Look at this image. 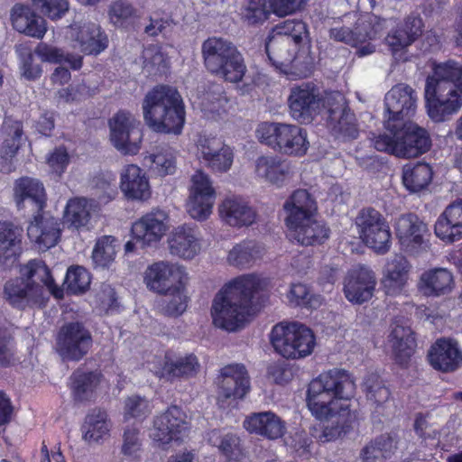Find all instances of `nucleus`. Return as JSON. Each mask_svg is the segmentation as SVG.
Masks as SVG:
<instances>
[{
	"instance_id": "nucleus-27",
	"label": "nucleus",
	"mask_w": 462,
	"mask_h": 462,
	"mask_svg": "<svg viewBox=\"0 0 462 462\" xmlns=\"http://www.w3.org/2000/svg\"><path fill=\"white\" fill-rule=\"evenodd\" d=\"M13 28L20 33L42 39L47 32L46 21L31 6L17 3L10 10Z\"/></svg>"
},
{
	"instance_id": "nucleus-64",
	"label": "nucleus",
	"mask_w": 462,
	"mask_h": 462,
	"mask_svg": "<svg viewBox=\"0 0 462 462\" xmlns=\"http://www.w3.org/2000/svg\"><path fill=\"white\" fill-rule=\"evenodd\" d=\"M32 5L51 20L63 17L69 11L68 0H31Z\"/></svg>"
},
{
	"instance_id": "nucleus-9",
	"label": "nucleus",
	"mask_w": 462,
	"mask_h": 462,
	"mask_svg": "<svg viewBox=\"0 0 462 462\" xmlns=\"http://www.w3.org/2000/svg\"><path fill=\"white\" fill-rule=\"evenodd\" d=\"M93 345L91 332L79 321L65 323L56 337L55 349L63 361L79 362Z\"/></svg>"
},
{
	"instance_id": "nucleus-13",
	"label": "nucleus",
	"mask_w": 462,
	"mask_h": 462,
	"mask_svg": "<svg viewBox=\"0 0 462 462\" xmlns=\"http://www.w3.org/2000/svg\"><path fill=\"white\" fill-rule=\"evenodd\" d=\"M217 402L225 407L227 400L243 399L250 390V381L247 371L243 365L232 364L224 366L217 377Z\"/></svg>"
},
{
	"instance_id": "nucleus-30",
	"label": "nucleus",
	"mask_w": 462,
	"mask_h": 462,
	"mask_svg": "<svg viewBox=\"0 0 462 462\" xmlns=\"http://www.w3.org/2000/svg\"><path fill=\"white\" fill-rule=\"evenodd\" d=\"M290 236L301 245H321L329 237L330 230L323 221L313 216L286 225Z\"/></svg>"
},
{
	"instance_id": "nucleus-20",
	"label": "nucleus",
	"mask_w": 462,
	"mask_h": 462,
	"mask_svg": "<svg viewBox=\"0 0 462 462\" xmlns=\"http://www.w3.org/2000/svg\"><path fill=\"white\" fill-rule=\"evenodd\" d=\"M418 96L416 91L407 84L393 86L384 97V106L388 120L396 124L415 114Z\"/></svg>"
},
{
	"instance_id": "nucleus-49",
	"label": "nucleus",
	"mask_w": 462,
	"mask_h": 462,
	"mask_svg": "<svg viewBox=\"0 0 462 462\" xmlns=\"http://www.w3.org/2000/svg\"><path fill=\"white\" fill-rule=\"evenodd\" d=\"M396 447L388 435H381L366 444L360 451L363 462H377L391 457Z\"/></svg>"
},
{
	"instance_id": "nucleus-57",
	"label": "nucleus",
	"mask_w": 462,
	"mask_h": 462,
	"mask_svg": "<svg viewBox=\"0 0 462 462\" xmlns=\"http://www.w3.org/2000/svg\"><path fill=\"white\" fill-rule=\"evenodd\" d=\"M364 388L367 401L377 407L390 398V391L377 374H370L365 378Z\"/></svg>"
},
{
	"instance_id": "nucleus-55",
	"label": "nucleus",
	"mask_w": 462,
	"mask_h": 462,
	"mask_svg": "<svg viewBox=\"0 0 462 462\" xmlns=\"http://www.w3.org/2000/svg\"><path fill=\"white\" fill-rule=\"evenodd\" d=\"M207 437L208 442L228 458H236L240 453L239 439L234 434L222 435L219 430H213Z\"/></svg>"
},
{
	"instance_id": "nucleus-29",
	"label": "nucleus",
	"mask_w": 462,
	"mask_h": 462,
	"mask_svg": "<svg viewBox=\"0 0 462 462\" xmlns=\"http://www.w3.org/2000/svg\"><path fill=\"white\" fill-rule=\"evenodd\" d=\"M23 229L11 221H0V265L11 268L22 252Z\"/></svg>"
},
{
	"instance_id": "nucleus-54",
	"label": "nucleus",
	"mask_w": 462,
	"mask_h": 462,
	"mask_svg": "<svg viewBox=\"0 0 462 462\" xmlns=\"http://www.w3.org/2000/svg\"><path fill=\"white\" fill-rule=\"evenodd\" d=\"M117 240L112 236L100 237L94 247L92 260L97 266L105 268L114 262L116 254Z\"/></svg>"
},
{
	"instance_id": "nucleus-4",
	"label": "nucleus",
	"mask_w": 462,
	"mask_h": 462,
	"mask_svg": "<svg viewBox=\"0 0 462 462\" xmlns=\"http://www.w3.org/2000/svg\"><path fill=\"white\" fill-rule=\"evenodd\" d=\"M356 383L345 370L334 369L312 380L307 391V404L318 420H328L338 413L337 400H349Z\"/></svg>"
},
{
	"instance_id": "nucleus-58",
	"label": "nucleus",
	"mask_w": 462,
	"mask_h": 462,
	"mask_svg": "<svg viewBox=\"0 0 462 462\" xmlns=\"http://www.w3.org/2000/svg\"><path fill=\"white\" fill-rule=\"evenodd\" d=\"M273 36L290 38L291 43L300 44L307 36L306 24L301 20H286L275 25Z\"/></svg>"
},
{
	"instance_id": "nucleus-62",
	"label": "nucleus",
	"mask_w": 462,
	"mask_h": 462,
	"mask_svg": "<svg viewBox=\"0 0 462 462\" xmlns=\"http://www.w3.org/2000/svg\"><path fill=\"white\" fill-rule=\"evenodd\" d=\"M143 439L140 429L126 426L122 434L121 453L128 457H134L142 449Z\"/></svg>"
},
{
	"instance_id": "nucleus-1",
	"label": "nucleus",
	"mask_w": 462,
	"mask_h": 462,
	"mask_svg": "<svg viewBox=\"0 0 462 462\" xmlns=\"http://www.w3.org/2000/svg\"><path fill=\"white\" fill-rule=\"evenodd\" d=\"M263 281L255 274H245L226 283L215 296L211 307L213 323L227 331L242 328L254 313L253 300Z\"/></svg>"
},
{
	"instance_id": "nucleus-19",
	"label": "nucleus",
	"mask_w": 462,
	"mask_h": 462,
	"mask_svg": "<svg viewBox=\"0 0 462 462\" xmlns=\"http://www.w3.org/2000/svg\"><path fill=\"white\" fill-rule=\"evenodd\" d=\"M198 150L207 168L214 173H226L232 168L235 153L231 146L215 136H202Z\"/></svg>"
},
{
	"instance_id": "nucleus-21",
	"label": "nucleus",
	"mask_w": 462,
	"mask_h": 462,
	"mask_svg": "<svg viewBox=\"0 0 462 462\" xmlns=\"http://www.w3.org/2000/svg\"><path fill=\"white\" fill-rule=\"evenodd\" d=\"M145 280L152 290L161 294H167L178 284H186L188 277L182 267L159 262L148 268Z\"/></svg>"
},
{
	"instance_id": "nucleus-7",
	"label": "nucleus",
	"mask_w": 462,
	"mask_h": 462,
	"mask_svg": "<svg viewBox=\"0 0 462 462\" xmlns=\"http://www.w3.org/2000/svg\"><path fill=\"white\" fill-rule=\"evenodd\" d=\"M323 106L326 110V124L332 135L342 141H352L358 137L357 119L340 92L326 95Z\"/></svg>"
},
{
	"instance_id": "nucleus-60",
	"label": "nucleus",
	"mask_w": 462,
	"mask_h": 462,
	"mask_svg": "<svg viewBox=\"0 0 462 462\" xmlns=\"http://www.w3.org/2000/svg\"><path fill=\"white\" fill-rule=\"evenodd\" d=\"M90 284V275L88 272L81 267H69L64 281L66 290L72 294L85 292Z\"/></svg>"
},
{
	"instance_id": "nucleus-40",
	"label": "nucleus",
	"mask_w": 462,
	"mask_h": 462,
	"mask_svg": "<svg viewBox=\"0 0 462 462\" xmlns=\"http://www.w3.org/2000/svg\"><path fill=\"white\" fill-rule=\"evenodd\" d=\"M422 20L416 15H409L402 26L389 33L385 41L393 55L411 45L422 32Z\"/></svg>"
},
{
	"instance_id": "nucleus-38",
	"label": "nucleus",
	"mask_w": 462,
	"mask_h": 462,
	"mask_svg": "<svg viewBox=\"0 0 462 462\" xmlns=\"http://www.w3.org/2000/svg\"><path fill=\"white\" fill-rule=\"evenodd\" d=\"M237 51L229 41L218 37H210L204 41L201 53L207 69L212 73L220 69L221 64Z\"/></svg>"
},
{
	"instance_id": "nucleus-46",
	"label": "nucleus",
	"mask_w": 462,
	"mask_h": 462,
	"mask_svg": "<svg viewBox=\"0 0 462 462\" xmlns=\"http://www.w3.org/2000/svg\"><path fill=\"white\" fill-rule=\"evenodd\" d=\"M101 374L78 368L70 375V388L76 402H86L92 398L100 383Z\"/></svg>"
},
{
	"instance_id": "nucleus-31",
	"label": "nucleus",
	"mask_w": 462,
	"mask_h": 462,
	"mask_svg": "<svg viewBox=\"0 0 462 462\" xmlns=\"http://www.w3.org/2000/svg\"><path fill=\"white\" fill-rule=\"evenodd\" d=\"M434 231L441 240L453 243L462 237V199L448 206L439 217Z\"/></svg>"
},
{
	"instance_id": "nucleus-39",
	"label": "nucleus",
	"mask_w": 462,
	"mask_h": 462,
	"mask_svg": "<svg viewBox=\"0 0 462 462\" xmlns=\"http://www.w3.org/2000/svg\"><path fill=\"white\" fill-rule=\"evenodd\" d=\"M411 264L402 254H395L385 266L382 283L388 295H396L404 288Z\"/></svg>"
},
{
	"instance_id": "nucleus-12",
	"label": "nucleus",
	"mask_w": 462,
	"mask_h": 462,
	"mask_svg": "<svg viewBox=\"0 0 462 462\" xmlns=\"http://www.w3.org/2000/svg\"><path fill=\"white\" fill-rule=\"evenodd\" d=\"M216 190L208 174L198 170L191 176L189 195L188 200V212L197 220H204L212 212L216 200Z\"/></svg>"
},
{
	"instance_id": "nucleus-35",
	"label": "nucleus",
	"mask_w": 462,
	"mask_h": 462,
	"mask_svg": "<svg viewBox=\"0 0 462 462\" xmlns=\"http://www.w3.org/2000/svg\"><path fill=\"white\" fill-rule=\"evenodd\" d=\"M120 189L125 196L132 200H144L151 195L148 179L142 169L134 164L123 169Z\"/></svg>"
},
{
	"instance_id": "nucleus-41",
	"label": "nucleus",
	"mask_w": 462,
	"mask_h": 462,
	"mask_svg": "<svg viewBox=\"0 0 462 462\" xmlns=\"http://www.w3.org/2000/svg\"><path fill=\"white\" fill-rule=\"evenodd\" d=\"M422 20L416 15H409L402 26L389 33L385 41L393 55L411 45L422 32Z\"/></svg>"
},
{
	"instance_id": "nucleus-11",
	"label": "nucleus",
	"mask_w": 462,
	"mask_h": 462,
	"mask_svg": "<svg viewBox=\"0 0 462 462\" xmlns=\"http://www.w3.org/2000/svg\"><path fill=\"white\" fill-rule=\"evenodd\" d=\"M110 140L124 154H136L140 150L143 133L140 123L130 112L120 110L109 119Z\"/></svg>"
},
{
	"instance_id": "nucleus-63",
	"label": "nucleus",
	"mask_w": 462,
	"mask_h": 462,
	"mask_svg": "<svg viewBox=\"0 0 462 462\" xmlns=\"http://www.w3.org/2000/svg\"><path fill=\"white\" fill-rule=\"evenodd\" d=\"M385 127L390 131V134L374 135L372 138L373 144L377 151L396 156L397 138L395 137V130L398 129L399 124L387 119Z\"/></svg>"
},
{
	"instance_id": "nucleus-3",
	"label": "nucleus",
	"mask_w": 462,
	"mask_h": 462,
	"mask_svg": "<svg viewBox=\"0 0 462 462\" xmlns=\"http://www.w3.org/2000/svg\"><path fill=\"white\" fill-rule=\"evenodd\" d=\"M143 118L154 132L180 134L185 123V107L181 96L170 86H157L143 102Z\"/></svg>"
},
{
	"instance_id": "nucleus-53",
	"label": "nucleus",
	"mask_w": 462,
	"mask_h": 462,
	"mask_svg": "<svg viewBox=\"0 0 462 462\" xmlns=\"http://www.w3.org/2000/svg\"><path fill=\"white\" fill-rule=\"evenodd\" d=\"M89 218V206L86 199L76 198L68 201L64 211V221L66 223L79 228L85 226Z\"/></svg>"
},
{
	"instance_id": "nucleus-23",
	"label": "nucleus",
	"mask_w": 462,
	"mask_h": 462,
	"mask_svg": "<svg viewBox=\"0 0 462 462\" xmlns=\"http://www.w3.org/2000/svg\"><path fill=\"white\" fill-rule=\"evenodd\" d=\"M428 358L435 370L452 373L462 366V349L457 340L441 337L430 346Z\"/></svg>"
},
{
	"instance_id": "nucleus-10",
	"label": "nucleus",
	"mask_w": 462,
	"mask_h": 462,
	"mask_svg": "<svg viewBox=\"0 0 462 462\" xmlns=\"http://www.w3.org/2000/svg\"><path fill=\"white\" fill-rule=\"evenodd\" d=\"M297 45L291 43L290 38L272 35L265 44V51L269 60L281 71L305 78L310 73V68L296 55Z\"/></svg>"
},
{
	"instance_id": "nucleus-51",
	"label": "nucleus",
	"mask_w": 462,
	"mask_h": 462,
	"mask_svg": "<svg viewBox=\"0 0 462 462\" xmlns=\"http://www.w3.org/2000/svg\"><path fill=\"white\" fill-rule=\"evenodd\" d=\"M21 274L25 280L31 282L33 284H40L42 282L54 294V279L51 274L50 269L47 267L45 263L42 260L33 259L30 261L21 269Z\"/></svg>"
},
{
	"instance_id": "nucleus-43",
	"label": "nucleus",
	"mask_w": 462,
	"mask_h": 462,
	"mask_svg": "<svg viewBox=\"0 0 462 462\" xmlns=\"http://www.w3.org/2000/svg\"><path fill=\"white\" fill-rule=\"evenodd\" d=\"M289 173V164L278 156H261L255 162L256 176L272 185L281 187Z\"/></svg>"
},
{
	"instance_id": "nucleus-5",
	"label": "nucleus",
	"mask_w": 462,
	"mask_h": 462,
	"mask_svg": "<svg viewBox=\"0 0 462 462\" xmlns=\"http://www.w3.org/2000/svg\"><path fill=\"white\" fill-rule=\"evenodd\" d=\"M255 135L261 143L287 155L302 156L310 145L306 131L291 124L263 122L258 125Z\"/></svg>"
},
{
	"instance_id": "nucleus-33",
	"label": "nucleus",
	"mask_w": 462,
	"mask_h": 462,
	"mask_svg": "<svg viewBox=\"0 0 462 462\" xmlns=\"http://www.w3.org/2000/svg\"><path fill=\"white\" fill-rule=\"evenodd\" d=\"M347 18L352 21L351 29L355 46L381 36L388 28V21L370 14H348Z\"/></svg>"
},
{
	"instance_id": "nucleus-25",
	"label": "nucleus",
	"mask_w": 462,
	"mask_h": 462,
	"mask_svg": "<svg viewBox=\"0 0 462 462\" xmlns=\"http://www.w3.org/2000/svg\"><path fill=\"white\" fill-rule=\"evenodd\" d=\"M186 429L184 412L179 407L171 406L154 419L152 437L160 445H166L172 440H178Z\"/></svg>"
},
{
	"instance_id": "nucleus-2",
	"label": "nucleus",
	"mask_w": 462,
	"mask_h": 462,
	"mask_svg": "<svg viewBox=\"0 0 462 462\" xmlns=\"http://www.w3.org/2000/svg\"><path fill=\"white\" fill-rule=\"evenodd\" d=\"M425 100L429 116L442 122L462 106V66L453 60L439 64L425 86Z\"/></svg>"
},
{
	"instance_id": "nucleus-28",
	"label": "nucleus",
	"mask_w": 462,
	"mask_h": 462,
	"mask_svg": "<svg viewBox=\"0 0 462 462\" xmlns=\"http://www.w3.org/2000/svg\"><path fill=\"white\" fill-rule=\"evenodd\" d=\"M221 219L230 226H248L254 223L256 211L241 197H227L218 207Z\"/></svg>"
},
{
	"instance_id": "nucleus-8",
	"label": "nucleus",
	"mask_w": 462,
	"mask_h": 462,
	"mask_svg": "<svg viewBox=\"0 0 462 462\" xmlns=\"http://www.w3.org/2000/svg\"><path fill=\"white\" fill-rule=\"evenodd\" d=\"M356 224L360 238L376 254L390 251L392 234L383 216L373 208H363L357 215Z\"/></svg>"
},
{
	"instance_id": "nucleus-37",
	"label": "nucleus",
	"mask_w": 462,
	"mask_h": 462,
	"mask_svg": "<svg viewBox=\"0 0 462 462\" xmlns=\"http://www.w3.org/2000/svg\"><path fill=\"white\" fill-rule=\"evenodd\" d=\"M14 196L17 207L24 208L30 203L35 211H42L46 206V193L42 182L29 177L20 178L15 181Z\"/></svg>"
},
{
	"instance_id": "nucleus-14",
	"label": "nucleus",
	"mask_w": 462,
	"mask_h": 462,
	"mask_svg": "<svg viewBox=\"0 0 462 462\" xmlns=\"http://www.w3.org/2000/svg\"><path fill=\"white\" fill-rule=\"evenodd\" d=\"M397 138L396 157L416 158L427 152L431 147L428 131L418 125L408 122L395 130Z\"/></svg>"
},
{
	"instance_id": "nucleus-15",
	"label": "nucleus",
	"mask_w": 462,
	"mask_h": 462,
	"mask_svg": "<svg viewBox=\"0 0 462 462\" xmlns=\"http://www.w3.org/2000/svg\"><path fill=\"white\" fill-rule=\"evenodd\" d=\"M42 285L33 284L23 276L16 277L4 284L3 299L12 308L24 310L42 303Z\"/></svg>"
},
{
	"instance_id": "nucleus-56",
	"label": "nucleus",
	"mask_w": 462,
	"mask_h": 462,
	"mask_svg": "<svg viewBox=\"0 0 462 462\" xmlns=\"http://www.w3.org/2000/svg\"><path fill=\"white\" fill-rule=\"evenodd\" d=\"M163 295L165 299L162 301V310L166 315L180 316L185 311L188 303L185 284H178L172 291Z\"/></svg>"
},
{
	"instance_id": "nucleus-44",
	"label": "nucleus",
	"mask_w": 462,
	"mask_h": 462,
	"mask_svg": "<svg viewBox=\"0 0 462 462\" xmlns=\"http://www.w3.org/2000/svg\"><path fill=\"white\" fill-rule=\"evenodd\" d=\"M170 252L184 259H192L199 251L195 232L187 226L175 228L168 239Z\"/></svg>"
},
{
	"instance_id": "nucleus-50",
	"label": "nucleus",
	"mask_w": 462,
	"mask_h": 462,
	"mask_svg": "<svg viewBox=\"0 0 462 462\" xmlns=\"http://www.w3.org/2000/svg\"><path fill=\"white\" fill-rule=\"evenodd\" d=\"M247 68L244 57L237 50L228 60L221 64L220 69L214 70L212 74L222 78L227 82L238 83L243 80Z\"/></svg>"
},
{
	"instance_id": "nucleus-36",
	"label": "nucleus",
	"mask_w": 462,
	"mask_h": 462,
	"mask_svg": "<svg viewBox=\"0 0 462 462\" xmlns=\"http://www.w3.org/2000/svg\"><path fill=\"white\" fill-rule=\"evenodd\" d=\"M389 342L395 362L401 365H406L416 347V340L411 328L409 326L394 322L389 335Z\"/></svg>"
},
{
	"instance_id": "nucleus-52",
	"label": "nucleus",
	"mask_w": 462,
	"mask_h": 462,
	"mask_svg": "<svg viewBox=\"0 0 462 462\" xmlns=\"http://www.w3.org/2000/svg\"><path fill=\"white\" fill-rule=\"evenodd\" d=\"M35 53L43 60L53 63L66 62L70 64L73 69H79L82 66V57L65 53L61 49L40 42Z\"/></svg>"
},
{
	"instance_id": "nucleus-48",
	"label": "nucleus",
	"mask_w": 462,
	"mask_h": 462,
	"mask_svg": "<svg viewBox=\"0 0 462 462\" xmlns=\"http://www.w3.org/2000/svg\"><path fill=\"white\" fill-rule=\"evenodd\" d=\"M111 423L107 414L101 409H93L87 416L82 425L83 439L87 442H97L108 435Z\"/></svg>"
},
{
	"instance_id": "nucleus-59",
	"label": "nucleus",
	"mask_w": 462,
	"mask_h": 462,
	"mask_svg": "<svg viewBox=\"0 0 462 462\" xmlns=\"http://www.w3.org/2000/svg\"><path fill=\"white\" fill-rule=\"evenodd\" d=\"M7 128L9 131L0 147V157L5 161H11L21 147L23 133L20 122L12 123Z\"/></svg>"
},
{
	"instance_id": "nucleus-24",
	"label": "nucleus",
	"mask_w": 462,
	"mask_h": 462,
	"mask_svg": "<svg viewBox=\"0 0 462 462\" xmlns=\"http://www.w3.org/2000/svg\"><path fill=\"white\" fill-rule=\"evenodd\" d=\"M60 222L58 218L36 211L27 227V236L38 249L46 251L56 245L60 236Z\"/></svg>"
},
{
	"instance_id": "nucleus-34",
	"label": "nucleus",
	"mask_w": 462,
	"mask_h": 462,
	"mask_svg": "<svg viewBox=\"0 0 462 462\" xmlns=\"http://www.w3.org/2000/svg\"><path fill=\"white\" fill-rule=\"evenodd\" d=\"M200 369L197 356L193 354L172 359L166 356L156 375L166 381L188 379L195 376Z\"/></svg>"
},
{
	"instance_id": "nucleus-18",
	"label": "nucleus",
	"mask_w": 462,
	"mask_h": 462,
	"mask_svg": "<svg viewBox=\"0 0 462 462\" xmlns=\"http://www.w3.org/2000/svg\"><path fill=\"white\" fill-rule=\"evenodd\" d=\"M68 38L80 51L97 55L108 46V38L100 26L91 22H75L69 26Z\"/></svg>"
},
{
	"instance_id": "nucleus-61",
	"label": "nucleus",
	"mask_w": 462,
	"mask_h": 462,
	"mask_svg": "<svg viewBox=\"0 0 462 462\" xmlns=\"http://www.w3.org/2000/svg\"><path fill=\"white\" fill-rule=\"evenodd\" d=\"M152 412L149 401L140 395L128 396L124 402V419L143 420Z\"/></svg>"
},
{
	"instance_id": "nucleus-22",
	"label": "nucleus",
	"mask_w": 462,
	"mask_h": 462,
	"mask_svg": "<svg viewBox=\"0 0 462 462\" xmlns=\"http://www.w3.org/2000/svg\"><path fill=\"white\" fill-rule=\"evenodd\" d=\"M168 215L160 208H153L132 225L133 237L143 245L159 242L167 231Z\"/></svg>"
},
{
	"instance_id": "nucleus-47",
	"label": "nucleus",
	"mask_w": 462,
	"mask_h": 462,
	"mask_svg": "<svg viewBox=\"0 0 462 462\" xmlns=\"http://www.w3.org/2000/svg\"><path fill=\"white\" fill-rule=\"evenodd\" d=\"M433 178L431 166L425 162L407 164L402 169V182L411 192H420L430 184Z\"/></svg>"
},
{
	"instance_id": "nucleus-26",
	"label": "nucleus",
	"mask_w": 462,
	"mask_h": 462,
	"mask_svg": "<svg viewBox=\"0 0 462 462\" xmlns=\"http://www.w3.org/2000/svg\"><path fill=\"white\" fill-rule=\"evenodd\" d=\"M376 281L374 273L366 267H357L349 271L345 280L346 298L354 303L361 304L372 298Z\"/></svg>"
},
{
	"instance_id": "nucleus-6",
	"label": "nucleus",
	"mask_w": 462,
	"mask_h": 462,
	"mask_svg": "<svg viewBox=\"0 0 462 462\" xmlns=\"http://www.w3.org/2000/svg\"><path fill=\"white\" fill-rule=\"evenodd\" d=\"M271 343L275 351L287 359L310 356L316 344L311 329L299 323L275 325L271 333Z\"/></svg>"
},
{
	"instance_id": "nucleus-17",
	"label": "nucleus",
	"mask_w": 462,
	"mask_h": 462,
	"mask_svg": "<svg viewBox=\"0 0 462 462\" xmlns=\"http://www.w3.org/2000/svg\"><path fill=\"white\" fill-rule=\"evenodd\" d=\"M394 230L405 252L415 254L427 247L424 236L429 231L428 226L417 215L413 213L401 215L395 221Z\"/></svg>"
},
{
	"instance_id": "nucleus-45",
	"label": "nucleus",
	"mask_w": 462,
	"mask_h": 462,
	"mask_svg": "<svg viewBox=\"0 0 462 462\" xmlns=\"http://www.w3.org/2000/svg\"><path fill=\"white\" fill-rule=\"evenodd\" d=\"M454 286L452 273L446 268H436L423 273L420 288L427 296H441L451 291Z\"/></svg>"
},
{
	"instance_id": "nucleus-32",
	"label": "nucleus",
	"mask_w": 462,
	"mask_h": 462,
	"mask_svg": "<svg viewBox=\"0 0 462 462\" xmlns=\"http://www.w3.org/2000/svg\"><path fill=\"white\" fill-rule=\"evenodd\" d=\"M245 429L269 439L282 438L285 431V422L273 411L254 412L244 420Z\"/></svg>"
},
{
	"instance_id": "nucleus-42",
	"label": "nucleus",
	"mask_w": 462,
	"mask_h": 462,
	"mask_svg": "<svg viewBox=\"0 0 462 462\" xmlns=\"http://www.w3.org/2000/svg\"><path fill=\"white\" fill-rule=\"evenodd\" d=\"M283 208L287 213V225L313 216L317 210V202L307 189H297L286 200Z\"/></svg>"
},
{
	"instance_id": "nucleus-16",
	"label": "nucleus",
	"mask_w": 462,
	"mask_h": 462,
	"mask_svg": "<svg viewBox=\"0 0 462 462\" xmlns=\"http://www.w3.org/2000/svg\"><path fill=\"white\" fill-rule=\"evenodd\" d=\"M319 88L311 83H301L291 88L288 106L291 117L300 123H310L319 107Z\"/></svg>"
}]
</instances>
